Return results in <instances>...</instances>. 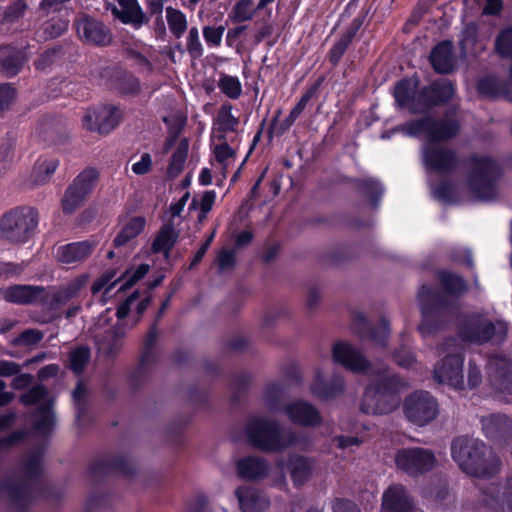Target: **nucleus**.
I'll use <instances>...</instances> for the list:
<instances>
[{"instance_id":"nucleus-1","label":"nucleus","mask_w":512,"mask_h":512,"mask_svg":"<svg viewBox=\"0 0 512 512\" xmlns=\"http://www.w3.org/2000/svg\"><path fill=\"white\" fill-rule=\"evenodd\" d=\"M410 136L425 137L423 162L429 171L445 172L454 163V155L441 143L453 137L458 131V125L453 121L434 122L430 119L413 121L399 128Z\"/></svg>"},{"instance_id":"nucleus-2","label":"nucleus","mask_w":512,"mask_h":512,"mask_svg":"<svg viewBox=\"0 0 512 512\" xmlns=\"http://www.w3.org/2000/svg\"><path fill=\"white\" fill-rule=\"evenodd\" d=\"M453 460L466 474L477 478H489L500 470V460L482 441L459 437L451 447Z\"/></svg>"},{"instance_id":"nucleus-3","label":"nucleus","mask_w":512,"mask_h":512,"mask_svg":"<svg viewBox=\"0 0 512 512\" xmlns=\"http://www.w3.org/2000/svg\"><path fill=\"white\" fill-rule=\"evenodd\" d=\"M149 303L148 295L135 292L120 304L116 311L117 322L105 330V336L98 341L99 350L109 356L118 353L127 331L136 325Z\"/></svg>"},{"instance_id":"nucleus-4","label":"nucleus","mask_w":512,"mask_h":512,"mask_svg":"<svg viewBox=\"0 0 512 512\" xmlns=\"http://www.w3.org/2000/svg\"><path fill=\"white\" fill-rule=\"evenodd\" d=\"M417 87L415 78L400 81L394 90L398 105L412 112H421L429 105L445 102L454 95V87L448 81L433 83L421 93H416Z\"/></svg>"},{"instance_id":"nucleus-5","label":"nucleus","mask_w":512,"mask_h":512,"mask_svg":"<svg viewBox=\"0 0 512 512\" xmlns=\"http://www.w3.org/2000/svg\"><path fill=\"white\" fill-rule=\"evenodd\" d=\"M407 387V382L396 375L381 377L375 385L365 390L361 411L371 415L393 412L400 403L398 394Z\"/></svg>"},{"instance_id":"nucleus-6","label":"nucleus","mask_w":512,"mask_h":512,"mask_svg":"<svg viewBox=\"0 0 512 512\" xmlns=\"http://www.w3.org/2000/svg\"><path fill=\"white\" fill-rule=\"evenodd\" d=\"M441 358L433 371L434 379L454 389L464 387V348L456 339L446 340L439 348Z\"/></svg>"},{"instance_id":"nucleus-7","label":"nucleus","mask_w":512,"mask_h":512,"mask_svg":"<svg viewBox=\"0 0 512 512\" xmlns=\"http://www.w3.org/2000/svg\"><path fill=\"white\" fill-rule=\"evenodd\" d=\"M250 442L264 451H280L293 443V437L273 421L252 418L246 428Z\"/></svg>"},{"instance_id":"nucleus-8","label":"nucleus","mask_w":512,"mask_h":512,"mask_svg":"<svg viewBox=\"0 0 512 512\" xmlns=\"http://www.w3.org/2000/svg\"><path fill=\"white\" fill-rule=\"evenodd\" d=\"M507 332L502 320L488 314H473L460 329V337L469 343L481 344L493 339L501 341Z\"/></svg>"},{"instance_id":"nucleus-9","label":"nucleus","mask_w":512,"mask_h":512,"mask_svg":"<svg viewBox=\"0 0 512 512\" xmlns=\"http://www.w3.org/2000/svg\"><path fill=\"white\" fill-rule=\"evenodd\" d=\"M37 213L31 207H18L0 220V236L13 243L25 242L37 226Z\"/></svg>"},{"instance_id":"nucleus-10","label":"nucleus","mask_w":512,"mask_h":512,"mask_svg":"<svg viewBox=\"0 0 512 512\" xmlns=\"http://www.w3.org/2000/svg\"><path fill=\"white\" fill-rule=\"evenodd\" d=\"M405 418L412 424L422 427L432 422L438 415V403L430 393L419 390L407 395L402 404Z\"/></svg>"},{"instance_id":"nucleus-11","label":"nucleus","mask_w":512,"mask_h":512,"mask_svg":"<svg viewBox=\"0 0 512 512\" xmlns=\"http://www.w3.org/2000/svg\"><path fill=\"white\" fill-rule=\"evenodd\" d=\"M497 164L488 159H475L468 179V186L476 198L490 200L494 196L493 181L498 175Z\"/></svg>"},{"instance_id":"nucleus-12","label":"nucleus","mask_w":512,"mask_h":512,"mask_svg":"<svg viewBox=\"0 0 512 512\" xmlns=\"http://www.w3.org/2000/svg\"><path fill=\"white\" fill-rule=\"evenodd\" d=\"M397 467L410 475L432 470L436 465L434 453L425 448L413 447L399 450L395 455Z\"/></svg>"},{"instance_id":"nucleus-13","label":"nucleus","mask_w":512,"mask_h":512,"mask_svg":"<svg viewBox=\"0 0 512 512\" xmlns=\"http://www.w3.org/2000/svg\"><path fill=\"white\" fill-rule=\"evenodd\" d=\"M121 112L110 105H101L88 109L82 118L83 127L101 135L109 134L119 124Z\"/></svg>"},{"instance_id":"nucleus-14","label":"nucleus","mask_w":512,"mask_h":512,"mask_svg":"<svg viewBox=\"0 0 512 512\" xmlns=\"http://www.w3.org/2000/svg\"><path fill=\"white\" fill-rule=\"evenodd\" d=\"M25 404H34L38 406L36 414V429L40 432H46L53 424V414L51 405L53 398L43 386H35L21 397Z\"/></svg>"},{"instance_id":"nucleus-15","label":"nucleus","mask_w":512,"mask_h":512,"mask_svg":"<svg viewBox=\"0 0 512 512\" xmlns=\"http://www.w3.org/2000/svg\"><path fill=\"white\" fill-rule=\"evenodd\" d=\"M480 501L494 511L512 512V480L487 486Z\"/></svg>"},{"instance_id":"nucleus-16","label":"nucleus","mask_w":512,"mask_h":512,"mask_svg":"<svg viewBox=\"0 0 512 512\" xmlns=\"http://www.w3.org/2000/svg\"><path fill=\"white\" fill-rule=\"evenodd\" d=\"M332 353L334 361L343 365L346 369L356 373H370L371 367L366 359L349 343H335Z\"/></svg>"},{"instance_id":"nucleus-17","label":"nucleus","mask_w":512,"mask_h":512,"mask_svg":"<svg viewBox=\"0 0 512 512\" xmlns=\"http://www.w3.org/2000/svg\"><path fill=\"white\" fill-rule=\"evenodd\" d=\"M487 374L492 385L501 392L512 394V362L502 356L488 360Z\"/></svg>"},{"instance_id":"nucleus-18","label":"nucleus","mask_w":512,"mask_h":512,"mask_svg":"<svg viewBox=\"0 0 512 512\" xmlns=\"http://www.w3.org/2000/svg\"><path fill=\"white\" fill-rule=\"evenodd\" d=\"M111 12L122 23L134 27H140L147 22L138 0H116V4L111 6Z\"/></svg>"},{"instance_id":"nucleus-19","label":"nucleus","mask_w":512,"mask_h":512,"mask_svg":"<svg viewBox=\"0 0 512 512\" xmlns=\"http://www.w3.org/2000/svg\"><path fill=\"white\" fill-rule=\"evenodd\" d=\"M382 512H414L411 499L404 486L394 484L384 492Z\"/></svg>"},{"instance_id":"nucleus-20","label":"nucleus","mask_w":512,"mask_h":512,"mask_svg":"<svg viewBox=\"0 0 512 512\" xmlns=\"http://www.w3.org/2000/svg\"><path fill=\"white\" fill-rule=\"evenodd\" d=\"M0 294L8 302L30 304L42 299L43 289L38 286L14 285L0 289Z\"/></svg>"},{"instance_id":"nucleus-21","label":"nucleus","mask_w":512,"mask_h":512,"mask_svg":"<svg viewBox=\"0 0 512 512\" xmlns=\"http://www.w3.org/2000/svg\"><path fill=\"white\" fill-rule=\"evenodd\" d=\"M78 34L87 42L104 45L110 41L108 29L99 21L82 18L77 22Z\"/></svg>"},{"instance_id":"nucleus-22","label":"nucleus","mask_w":512,"mask_h":512,"mask_svg":"<svg viewBox=\"0 0 512 512\" xmlns=\"http://www.w3.org/2000/svg\"><path fill=\"white\" fill-rule=\"evenodd\" d=\"M240 509L243 512H264L269 507V500L255 488L244 486L236 490Z\"/></svg>"},{"instance_id":"nucleus-23","label":"nucleus","mask_w":512,"mask_h":512,"mask_svg":"<svg viewBox=\"0 0 512 512\" xmlns=\"http://www.w3.org/2000/svg\"><path fill=\"white\" fill-rule=\"evenodd\" d=\"M93 248L94 244L90 241L70 243L57 249V258L61 263L74 264L86 259Z\"/></svg>"},{"instance_id":"nucleus-24","label":"nucleus","mask_w":512,"mask_h":512,"mask_svg":"<svg viewBox=\"0 0 512 512\" xmlns=\"http://www.w3.org/2000/svg\"><path fill=\"white\" fill-rule=\"evenodd\" d=\"M285 412L291 421L301 425H315L320 420L317 410L310 404L303 401H296L289 404L285 408Z\"/></svg>"},{"instance_id":"nucleus-25","label":"nucleus","mask_w":512,"mask_h":512,"mask_svg":"<svg viewBox=\"0 0 512 512\" xmlns=\"http://www.w3.org/2000/svg\"><path fill=\"white\" fill-rule=\"evenodd\" d=\"M146 225L143 216H132L122 221L121 229L114 239L116 247L124 246L134 240Z\"/></svg>"},{"instance_id":"nucleus-26","label":"nucleus","mask_w":512,"mask_h":512,"mask_svg":"<svg viewBox=\"0 0 512 512\" xmlns=\"http://www.w3.org/2000/svg\"><path fill=\"white\" fill-rule=\"evenodd\" d=\"M430 61L434 69L439 73H449L452 71L455 65L452 44L450 42H442L437 45L431 53Z\"/></svg>"},{"instance_id":"nucleus-27","label":"nucleus","mask_w":512,"mask_h":512,"mask_svg":"<svg viewBox=\"0 0 512 512\" xmlns=\"http://www.w3.org/2000/svg\"><path fill=\"white\" fill-rule=\"evenodd\" d=\"M267 464L257 457H245L237 462V473L241 478L254 480L265 476Z\"/></svg>"},{"instance_id":"nucleus-28","label":"nucleus","mask_w":512,"mask_h":512,"mask_svg":"<svg viewBox=\"0 0 512 512\" xmlns=\"http://www.w3.org/2000/svg\"><path fill=\"white\" fill-rule=\"evenodd\" d=\"M238 119L232 114L231 106H222L214 121L213 134L218 140H225V134L235 132Z\"/></svg>"},{"instance_id":"nucleus-29","label":"nucleus","mask_w":512,"mask_h":512,"mask_svg":"<svg viewBox=\"0 0 512 512\" xmlns=\"http://www.w3.org/2000/svg\"><path fill=\"white\" fill-rule=\"evenodd\" d=\"M482 427L488 438L506 434L512 428V419L505 415H489L481 419Z\"/></svg>"},{"instance_id":"nucleus-30","label":"nucleus","mask_w":512,"mask_h":512,"mask_svg":"<svg viewBox=\"0 0 512 512\" xmlns=\"http://www.w3.org/2000/svg\"><path fill=\"white\" fill-rule=\"evenodd\" d=\"M59 165L56 158H40L34 165L30 174L33 185H41L50 180Z\"/></svg>"},{"instance_id":"nucleus-31","label":"nucleus","mask_w":512,"mask_h":512,"mask_svg":"<svg viewBox=\"0 0 512 512\" xmlns=\"http://www.w3.org/2000/svg\"><path fill=\"white\" fill-rule=\"evenodd\" d=\"M188 149L189 141L186 138L181 139L172 154L171 161L168 166L167 172L170 177L178 176L183 170L188 154Z\"/></svg>"},{"instance_id":"nucleus-32","label":"nucleus","mask_w":512,"mask_h":512,"mask_svg":"<svg viewBox=\"0 0 512 512\" xmlns=\"http://www.w3.org/2000/svg\"><path fill=\"white\" fill-rule=\"evenodd\" d=\"M24 63L22 56L10 48L0 49V67L8 76H14Z\"/></svg>"},{"instance_id":"nucleus-33","label":"nucleus","mask_w":512,"mask_h":512,"mask_svg":"<svg viewBox=\"0 0 512 512\" xmlns=\"http://www.w3.org/2000/svg\"><path fill=\"white\" fill-rule=\"evenodd\" d=\"M98 172L94 168L82 171L71 184L81 195L86 197L95 187L98 180Z\"/></svg>"},{"instance_id":"nucleus-34","label":"nucleus","mask_w":512,"mask_h":512,"mask_svg":"<svg viewBox=\"0 0 512 512\" xmlns=\"http://www.w3.org/2000/svg\"><path fill=\"white\" fill-rule=\"evenodd\" d=\"M176 233L172 225H165L158 233L156 239L153 242V250L155 252H163L165 255L168 254L169 250L173 246L176 240Z\"/></svg>"},{"instance_id":"nucleus-35","label":"nucleus","mask_w":512,"mask_h":512,"mask_svg":"<svg viewBox=\"0 0 512 512\" xmlns=\"http://www.w3.org/2000/svg\"><path fill=\"white\" fill-rule=\"evenodd\" d=\"M166 19L171 33L180 38L187 29L186 16L179 10L172 7L166 9Z\"/></svg>"},{"instance_id":"nucleus-36","label":"nucleus","mask_w":512,"mask_h":512,"mask_svg":"<svg viewBox=\"0 0 512 512\" xmlns=\"http://www.w3.org/2000/svg\"><path fill=\"white\" fill-rule=\"evenodd\" d=\"M291 478L295 485H301L309 478L311 474V464L302 457L291 459Z\"/></svg>"},{"instance_id":"nucleus-37","label":"nucleus","mask_w":512,"mask_h":512,"mask_svg":"<svg viewBox=\"0 0 512 512\" xmlns=\"http://www.w3.org/2000/svg\"><path fill=\"white\" fill-rule=\"evenodd\" d=\"M253 15L252 0H237L228 17L233 22L240 23L252 19Z\"/></svg>"},{"instance_id":"nucleus-38","label":"nucleus","mask_w":512,"mask_h":512,"mask_svg":"<svg viewBox=\"0 0 512 512\" xmlns=\"http://www.w3.org/2000/svg\"><path fill=\"white\" fill-rule=\"evenodd\" d=\"M218 85L220 90L231 99H237L242 93V85L236 76L223 74Z\"/></svg>"},{"instance_id":"nucleus-39","label":"nucleus","mask_w":512,"mask_h":512,"mask_svg":"<svg viewBox=\"0 0 512 512\" xmlns=\"http://www.w3.org/2000/svg\"><path fill=\"white\" fill-rule=\"evenodd\" d=\"M424 294L425 291L422 290L419 294V299L421 302V309H422V315L423 319L421 324L419 325V332L423 337L428 336L429 334L434 333L438 329V324L435 322L433 315L428 311V309L424 306L423 300H424Z\"/></svg>"},{"instance_id":"nucleus-40","label":"nucleus","mask_w":512,"mask_h":512,"mask_svg":"<svg viewBox=\"0 0 512 512\" xmlns=\"http://www.w3.org/2000/svg\"><path fill=\"white\" fill-rule=\"evenodd\" d=\"M343 388V383L340 382L337 388H328L325 386L324 378L320 371L316 372L314 383L312 384L311 390L312 393L321 398L327 399L333 396L337 391H340Z\"/></svg>"},{"instance_id":"nucleus-41","label":"nucleus","mask_w":512,"mask_h":512,"mask_svg":"<svg viewBox=\"0 0 512 512\" xmlns=\"http://www.w3.org/2000/svg\"><path fill=\"white\" fill-rule=\"evenodd\" d=\"M219 141L220 143L214 147L215 158L223 168H226L234 161L236 152L228 145L227 139Z\"/></svg>"},{"instance_id":"nucleus-42","label":"nucleus","mask_w":512,"mask_h":512,"mask_svg":"<svg viewBox=\"0 0 512 512\" xmlns=\"http://www.w3.org/2000/svg\"><path fill=\"white\" fill-rule=\"evenodd\" d=\"M85 197L81 195L72 185H70L62 199V208L65 213L74 212L83 202Z\"/></svg>"},{"instance_id":"nucleus-43","label":"nucleus","mask_w":512,"mask_h":512,"mask_svg":"<svg viewBox=\"0 0 512 512\" xmlns=\"http://www.w3.org/2000/svg\"><path fill=\"white\" fill-rule=\"evenodd\" d=\"M87 276L81 275L69 282L64 288L57 293L59 301H67L74 297L79 290L86 284Z\"/></svg>"},{"instance_id":"nucleus-44","label":"nucleus","mask_w":512,"mask_h":512,"mask_svg":"<svg viewBox=\"0 0 512 512\" xmlns=\"http://www.w3.org/2000/svg\"><path fill=\"white\" fill-rule=\"evenodd\" d=\"M90 357L89 349L86 347H79L71 352L70 355V366L71 369L80 373L83 371Z\"/></svg>"},{"instance_id":"nucleus-45","label":"nucleus","mask_w":512,"mask_h":512,"mask_svg":"<svg viewBox=\"0 0 512 512\" xmlns=\"http://www.w3.org/2000/svg\"><path fill=\"white\" fill-rule=\"evenodd\" d=\"M312 97V92H307L304 94L299 102L295 105V107L290 111L289 115L285 118V120L282 123L283 130H286L290 128L293 123L296 121V119L301 115V113L304 111L306 105L310 101Z\"/></svg>"},{"instance_id":"nucleus-46","label":"nucleus","mask_w":512,"mask_h":512,"mask_svg":"<svg viewBox=\"0 0 512 512\" xmlns=\"http://www.w3.org/2000/svg\"><path fill=\"white\" fill-rule=\"evenodd\" d=\"M496 51L503 57H512V28L503 30L496 39Z\"/></svg>"},{"instance_id":"nucleus-47","label":"nucleus","mask_w":512,"mask_h":512,"mask_svg":"<svg viewBox=\"0 0 512 512\" xmlns=\"http://www.w3.org/2000/svg\"><path fill=\"white\" fill-rule=\"evenodd\" d=\"M149 271V265L141 264L136 269L128 270L122 280L119 290L131 287L135 282L144 277Z\"/></svg>"},{"instance_id":"nucleus-48","label":"nucleus","mask_w":512,"mask_h":512,"mask_svg":"<svg viewBox=\"0 0 512 512\" xmlns=\"http://www.w3.org/2000/svg\"><path fill=\"white\" fill-rule=\"evenodd\" d=\"M441 281L444 287L451 293H459L465 289L464 280L450 272H443L441 274Z\"/></svg>"},{"instance_id":"nucleus-49","label":"nucleus","mask_w":512,"mask_h":512,"mask_svg":"<svg viewBox=\"0 0 512 512\" xmlns=\"http://www.w3.org/2000/svg\"><path fill=\"white\" fill-rule=\"evenodd\" d=\"M476 33H477V28L474 24L467 25L464 28V30L462 32V37L460 39V45H461L462 51L465 54L474 52L473 46L475 44Z\"/></svg>"},{"instance_id":"nucleus-50","label":"nucleus","mask_w":512,"mask_h":512,"mask_svg":"<svg viewBox=\"0 0 512 512\" xmlns=\"http://www.w3.org/2000/svg\"><path fill=\"white\" fill-rule=\"evenodd\" d=\"M478 90L488 96H497L502 93L500 83L493 77H487L479 81Z\"/></svg>"},{"instance_id":"nucleus-51","label":"nucleus","mask_w":512,"mask_h":512,"mask_svg":"<svg viewBox=\"0 0 512 512\" xmlns=\"http://www.w3.org/2000/svg\"><path fill=\"white\" fill-rule=\"evenodd\" d=\"M187 50L193 57H199L202 55V44L200 42L199 32L196 27H192L189 30L187 38Z\"/></svg>"},{"instance_id":"nucleus-52","label":"nucleus","mask_w":512,"mask_h":512,"mask_svg":"<svg viewBox=\"0 0 512 512\" xmlns=\"http://www.w3.org/2000/svg\"><path fill=\"white\" fill-rule=\"evenodd\" d=\"M224 31H225L224 26H218V27L207 26V27H204V29H203V36H204L205 41L208 44L213 45V46H218V45H220V43L222 41Z\"/></svg>"},{"instance_id":"nucleus-53","label":"nucleus","mask_w":512,"mask_h":512,"mask_svg":"<svg viewBox=\"0 0 512 512\" xmlns=\"http://www.w3.org/2000/svg\"><path fill=\"white\" fill-rule=\"evenodd\" d=\"M42 339V333L38 330H27L17 337L13 343L15 345L32 346Z\"/></svg>"},{"instance_id":"nucleus-54","label":"nucleus","mask_w":512,"mask_h":512,"mask_svg":"<svg viewBox=\"0 0 512 512\" xmlns=\"http://www.w3.org/2000/svg\"><path fill=\"white\" fill-rule=\"evenodd\" d=\"M152 167V157L149 153L141 154L139 160L132 164V171L136 175H144L151 170Z\"/></svg>"},{"instance_id":"nucleus-55","label":"nucleus","mask_w":512,"mask_h":512,"mask_svg":"<svg viewBox=\"0 0 512 512\" xmlns=\"http://www.w3.org/2000/svg\"><path fill=\"white\" fill-rule=\"evenodd\" d=\"M389 332L390 330L388 322L382 320L379 326L373 330L371 338L375 343L379 345H385L389 336Z\"/></svg>"},{"instance_id":"nucleus-56","label":"nucleus","mask_w":512,"mask_h":512,"mask_svg":"<svg viewBox=\"0 0 512 512\" xmlns=\"http://www.w3.org/2000/svg\"><path fill=\"white\" fill-rule=\"evenodd\" d=\"M15 98V90L8 84L0 85V112L6 109Z\"/></svg>"},{"instance_id":"nucleus-57","label":"nucleus","mask_w":512,"mask_h":512,"mask_svg":"<svg viewBox=\"0 0 512 512\" xmlns=\"http://www.w3.org/2000/svg\"><path fill=\"white\" fill-rule=\"evenodd\" d=\"M58 58V51L48 50L44 52L39 59L36 61L35 65L36 68L39 70H45L47 67H49L52 63H54Z\"/></svg>"},{"instance_id":"nucleus-58","label":"nucleus","mask_w":512,"mask_h":512,"mask_svg":"<svg viewBox=\"0 0 512 512\" xmlns=\"http://www.w3.org/2000/svg\"><path fill=\"white\" fill-rule=\"evenodd\" d=\"M163 120L169 129L175 134L181 130L186 122V118L182 113H177L171 117H164Z\"/></svg>"},{"instance_id":"nucleus-59","label":"nucleus","mask_w":512,"mask_h":512,"mask_svg":"<svg viewBox=\"0 0 512 512\" xmlns=\"http://www.w3.org/2000/svg\"><path fill=\"white\" fill-rule=\"evenodd\" d=\"M215 199L216 193L214 191H206L203 194L200 202V209L202 212L200 220H202L206 216V214L212 209Z\"/></svg>"},{"instance_id":"nucleus-60","label":"nucleus","mask_w":512,"mask_h":512,"mask_svg":"<svg viewBox=\"0 0 512 512\" xmlns=\"http://www.w3.org/2000/svg\"><path fill=\"white\" fill-rule=\"evenodd\" d=\"M362 189L367 196L374 192L377 195H382L383 193L381 184L373 178H364L362 180Z\"/></svg>"},{"instance_id":"nucleus-61","label":"nucleus","mask_w":512,"mask_h":512,"mask_svg":"<svg viewBox=\"0 0 512 512\" xmlns=\"http://www.w3.org/2000/svg\"><path fill=\"white\" fill-rule=\"evenodd\" d=\"M482 380L481 372L478 366L471 360L468 368V385L471 388L477 387Z\"/></svg>"},{"instance_id":"nucleus-62","label":"nucleus","mask_w":512,"mask_h":512,"mask_svg":"<svg viewBox=\"0 0 512 512\" xmlns=\"http://www.w3.org/2000/svg\"><path fill=\"white\" fill-rule=\"evenodd\" d=\"M19 371L20 366L17 363L0 359V376H13L16 375Z\"/></svg>"},{"instance_id":"nucleus-63","label":"nucleus","mask_w":512,"mask_h":512,"mask_svg":"<svg viewBox=\"0 0 512 512\" xmlns=\"http://www.w3.org/2000/svg\"><path fill=\"white\" fill-rule=\"evenodd\" d=\"M23 268L19 264L14 263H0V276L9 278L18 275L22 272Z\"/></svg>"},{"instance_id":"nucleus-64","label":"nucleus","mask_w":512,"mask_h":512,"mask_svg":"<svg viewBox=\"0 0 512 512\" xmlns=\"http://www.w3.org/2000/svg\"><path fill=\"white\" fill-rule=\"evenodd\" d=\"M235 260L234 252L222 250L218 255V265L221 270L229 269L233 266Z\"/></svg>"}]
</instances>
